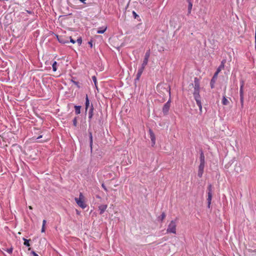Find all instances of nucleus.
I'll list each match as a JSON object with an SVG mask.
<instances>
[{"instance_id":"nucleus-20","label":"nucleus","mask_w":256,"mask_h":256,"mask_svg":"<svg viewBox=\"0 0 256 256\" xmlns=\"http://www.w3.org/2000/svg\"><path fill=\"white\" fill-rule=\"evenodd\" d=\"M90 105V102L88 96H86V110H87L88 107Z\"/></svg>"},{"instance_id":"nucleus-15","label":"nucleus","mask_w":256,"mask_h":256,"mask_svg":"<svg viewBox=\"0 0 256 256\" xmlns=\"http://www.w3.org/2000/svg\"><path fill=\"white\" fill-rule=\"evenodd\" d=\"M188 15H189L191 13L192 7V4L189 0H188Z\"/></svg>"},{"instance_id":"nucleus-38","label":"nucleus","mask_w":256,"mask_h":256,"mask_svg":"<svg viewBox=\"0 0 256 256\" xmlns=\"http://www.w3.org/2000/svg\"><path fill=\"white\" fill-rule=\"evenodd\" d=\"M32 254L33 256H38V254H36L34 252H32Z\"/></svg>"},{"instance_id":"nucleus-23","label":"nucleus","mask_w":256,"mask_h":256,"mask_svg":"<svg viewBox=\"0 0 256 256\" xmlns=\"http://www.w3.org/2000/svg\"><path fill=\"white\" fill-rule=\"evenodd\" d=\"M23 240H24V245H25L27 246H30V244L29 243L30 240H27L25 238H24Z\"/></svg>"},{"instance_id":"nucleus-1","label":"nucleus","mask_w":256,"mask_h":256,"mask_svg":"<svg viewBox=\"0 0 256 256\" xmlns=\"http://www.w3.org/2000/svg\"><path fill=\"white\" fill-rule=\"evenodd\" d=\"M200 164L198 166V176L199 178H202L204 173V170L205 164V158L204 154L202 152L200 156Z\"/></svg>"},{"instance_id":"nucleus-43","label":"nucleus","mask_w":256,"mask_h":256,"mask_svg":"<svg viewBox=\"0 0 256 256\" xmlns=\"http://www.w3.org/2000/svg\"><path fill=\"white\" fill-rule=\"evenodd\" d=\"M133 14H134V15H135V16H136V13L134 12H133Z\"/></svg>"},{"instance_id":"nucleus-35","label":"nucleus","mask_w":256,"mask_h":256,"mask_svg":"<svg viewBox=\"0 0 256 256\" xmlns=\"http://www.w3.org/2000/svg\"><path fill=\"white\" fill-rule=\"evenodd\" d=\"M70 38V42H72V44H74L76 42V41L74 40L71 37Z\"/></svg>"},{"instance_id":"nucleus-6","label":"nucleus","mask_w":256,"mask_h":256,"mask_svg":"<svg viewBox=\"0 0 256 256\" xmlns=\"http://www.w3.org/2000/svg\"><path fill=\"white\" fill-rule=\"evenodd\" d=\"M165 90L166 92H168L170 93V86H166V84H158L157 86V90L158 92H160V90Z\"/></svg>"},{"instance_id":"nucleus-7","label":"nucleus","mask_w":256,"mask_h":256,"mask_svg":"<svg viewBox=\"0 0 256 256\" xmlns=\"http://www.w3.org/2000/svg\"><path fill=\"white\" fill-rule=\"evenodd\" d=\"M170 100L166 102L163 106L162 112L164 114H166L170 110Z\"/></svg>"},{"instance_id":"nucleus-3","label":"nucleus","mask_w":256,"mask_h":256,"mask_svg":"<svg viewBox=\"0 0 256 256\" xmlns=\"http://www.w3.org/2000/svg\"><path fill=\"white\" fill-rule=\"evenodd\" d=\"M74 200L76 204L80 208H86V205L84 203V197L82 192L80 194L79 198H76Z\"/></svg>"},{"instance_id":"nucleus-16","label":"nucleus","mask_w":256,"mask_h":256,"mask_svg":"<svg viewBox=\"0 0 256 256\" xmlns=\"http://www.w3.org/2000/svg\"><path fill=\"white\" fill-rule=\"evenodd\" d=\"M93 112H94V107L92 105L91 106V107L89 110L88 112V118L89 119H91L93 116Z\"/></svg>"},{"instance_id":"nucleus-36","label":"nucleus","mask_w":256,"mask_h":256,"mask_svg":"<svg viewBox=\"0 0 256 256\" xmlns=\"http://www.w3.org/2000/svg\"><path fill=\"white\" fill-rule=\"evenodd\" d=\"M45 232V226H42V232Z\"/></svg>"},{"instance_id":"nucleus-25","label":"nucleus","mask_w":256,"mask_h":256,"mask_svg":"<svg viewBox=\"0 0 256 256\" xmlns=\"http://www.w3.org/2000/svg\"><path fill=\"white\" fill-rule=\"evenodd\" d=\"M56 65L57 62H54L52 64V70L54 72H56Z\"/></svg>"},{"instance_id":"nucleus-2","label":"nucleus","mask_w":256,"mask_h":256,"mask_svg":"<svg viewBox=\"0 0 256 256\" xmlns=\"http://www.w3.org/2000/svg\"><path fill=\"white\" fill-rule=\"evenodd\" d=\"M167 233L176 234V220H172L168 224L167 230Z\"/></svg>"},{"instance_id":"nucleus-5","label":"nucleus","mask_w":256,"mask_h":256,"mask_svg":"<svg viewBox=\"0 0 256 256\" xmlns=\"http://www.w3.org/2000/svg\"><path fill=\"white\" fill-rule=\"evenodd\" d=\"M194 98L196 101V104L198 106L199 108L200 112V114H202V104L200 101V95H194Z\"/></svg>"},{"instance_id":"nucleus-26","label":"nucleus","mask_w":256,"mask_h":256,"mask_svg":"<svg viewBox=\"0 0 256 256\" xmlns=\"http://www.w3.org/2000/svg\"><path fill=\"white\" fill-rule=\"evenodd\" d=\"M208 192L212 193V185L211 184H208Z\"/></svg>"},{"instance_id":"nucleus-21","label":"nucleus","mask_w":256,"mask_h":256,"mask_svg":"<svg viewBox=\"0 0 256 256\" xmlns=\"http://www.w3.org/2000/svg\"><path fill=\"white\" fill-rule=\"evenodd\" d=\"M106 30V27H103L100 30H98L97 31L98 34H103L105 32Z\"/></svg>"},{"instance_id":"nucleus-8","label":"nucleus","mask_w":256,"mask_h":256,"mask_svg":"<svg viewBox=\"0 0 256 256\" xmlns=\"http://www.w3.org/2000/svg\"><path fill=\"white\" fill-rule=\"evenodd\" d=\"M149 133H150V138L152 142V145L154 146L156 144V138H155L154 134L151 130H149Z\"/></svg>"},{"instance_id":"nucleus-32","label":"nucleus","mask_w":256,"mask_h":256,"mask_svg":"<svg viewBox=\"0 0 256 256\" xmlns=\"http://www.w3.org/2000/svg\"><path fill=\"white\" fill-rule=\"evenodd\" d=\"M12 250H13V248H8V249L6 250V251L8 253H9V254H11L12 253Z\"/></svg>"},{"instance_id":"nucleus-17","label":"nucleus","mask_w":256,"mask_h":256,"mask_svg":"<svg viewBox=\"0 0 256 256\" xmlns=\"http://www.w3.org/2000/svg\"><path fill=\"white\" fill-rule=\"evenodd\" d=\"M222 104L224 106H226L229 104V102L226 98V96H224L222 100Z\"/></svg>"},{"instance_id":"nucleus-27","label":"nucleus","mask_w":256,"mask_h":256,"mask_svg":"<svg viewBox=\"0 0 256 256\" xmlns=\"http://www.w3.org/2000/svg\"><path fill=\"white\" fill-rule=\"evenodd\" d=\"M216 78H214V77L212 78V80H211V82H210V85H211V88H214V83L215 82V80Z\"/></svg>"},{"instance_id":"nucleus-42","label":"nucleus","mask_w":256,"mask_h":256,"mask_svg":"<svg viewBox=\"0 0 256 256\" xmlns=\"http://www.w3.org/2000/svg\"><path fill=\"white\" fill-rule=\"evenodd\" d=\"M42 138V136H38L37 138L39 139V138Z\"/></svg>"},{"instance_id":"nucleus-30","label":"nucleus","mask_w":256,"mask_h":256,"mask_svg":"<svg viewBox=\"0 0 256 256\" xmlns=\"http://www.w3.org/2000/svg\"><path fill=\"white\" fill-rule=\"evenodd\" d=\"M193 94L194 96L200 94V90H194Z\"/></svg>"},{"instance_id":"nucleus-39","label":"nucleus","mask_w":256,"mask_h":256,"mask_svg":"<svg viewBox=\"0 0 256 256\" xmlns=\"http://www.w3.org/2000/svg\"><path fill=\"white\" fill-rule=\"evenodd\" d=\"M80 2L84 4H86V0H79Z\"/></svg>"},{"instance_id":"nucleus-22","label":"nucleus","mask_w":256,"mask_h":256,"mask_svg":"<svg viewBox=\"0 0 256 256\" xmlns=\"http://www.w3.org/2000/svg\"><path fill=\"white\" fill-rule=\"evenodd\" d=\"M166 215L164 212H163L161 216L158 218L160 220V221L162 222L166 218Z\"/></svg>"},{"instance_id":"nucleus-12","label":"nucleus","mask_w":256,"mask_h":256,"mask_svg":"<svg viewBox=\"0 0 256 256\" xmlns=\"http://www.w3.org/2000/svg\"><path fill=\"white\" fill-rule=\"evenodd\" d=\"M58 42L62 44H64L68 42V40H66L65 38L62 36H60L59 37L58 36Z\"/></svg>"},{"instance_id":"nucleus-19","label":"nucleus","mask_w":256,"mask_h":256,"mask_svg":"<svg viewBox=\"0 0 256 256\" xmlns=\"http://www.w3.org/2000/svg\"><path fill=\"white\" fill-rule=\"evenodd\" d=\"M197 80L196 78H195V80H194V90H200V84H199V83L198 82H196V80Z\"/></svg>"},{"instance_id":"nucleus-37","label":"nucleus","mask_w":256,"mask_h":256,"mask_svg":"<svg viewBox=\"0 0 256 256\" xmlns=\"http://www.w3.org/2000/svg\"><path fill=\"white\" fill-rule=\"evenodd\" d=\"M46 222V220H44L42 221V226H45Z\"/></svg>"},{"instance_id":"nucleus-11","label":"nucleus","mask_w":256,"mask_h":256,"mask_svg":"<svg viewBox=\"0 0 256 256\" xmlns=\"http://www.w3.org/2000/svg\"><path fill=\"white\" fill-rule=\"evenodd\" d=\"M149 56H150V54H149L148 53H146L145 55V58L143 60V62H142V66L145 67L146 64H148V58H149Z\"/></svg>"},{"instance_id":"nucleus-33","label":"nucleus","mask_w":256,"mask_h":256,"mask_svg":"<svg viewBox=\"0 0 256 256\" xmlns=\"http://www.w3.org/2000/svg\"><path fill=\"white\" fill-rule=\"evenodd\" d=\"M226 62V60H223L221 62L220 65H222L224 66V64H225Z\"/></svg>"},{"instance_id":"nucleus-4","label":"nucleus","mask_w":256,"mask_h":256,"mask_svg":"<svg viewBox=\"0 0 256 256\" xmlns=\"http://www.w3.org/2000/svg\"><path fill=\"white\" fill-rule=\"evenodd\" d=\"M244 82L243 80L240 82V100L242 108H243L244 104Z\"/></svg>"},{"instance_id":"nucleus-34","label":"nucleus","mask_w":256,"mask_h":256,"mask_svg":"<svg viewBox=\"0 0 256 256\" xmlns=\"http://www.w3.org/2000/svg\"><path fill=\"white\" fill-rule=\"evenodd\" d=\"M102 186L106 192H108V189L104 184H102Z\"/></svg>"},{"instance_id":"nucleus-41","label":"nucleus","mask_w":256,"mask_h":256,"mask_svg":"<svg viewBox=\"0 0 256 256\" xmlns=\"http://www.w3.org/2000/svg\"><path fill=\"white\" fill-rule=\"evenodd\" d=\"M28 208L30 209V210H32V206H28Z\"/></svg>"},{"instance_id":"nucleus-14","label":"nucleus","mask_w":256,"mask_h":256,"mask_svg":"<svg viewBox=\"0 0 256 256\" xmlns=\"http://www.w3.org/2000/svg\"><path fill=\"white\" fill-rule=\"evenodd\" d=\"M108 206L106 204L101 205L99 206L98 209L100 210V214H102L106 210Z\"/></svg>"},{"instance_id":"nucleus-28","label":"nucleus","mask_w":256,"mask_h":256,"mask_svg":"<svg viewBox=\"0 0 256 256\" xmlns=\"http://www.w3.org/2000/svg\"><path fill=\"white\" fill-rule=\"evenodd\" d=\"M92 80L94 81V84L96 86V87H97L96 86V83H97V81H96V76H92Z\"/></svg>"},{"instance_id":"nucleus-13","label":"nucleus","mask_w":256,"mask_h":256,"mask_svg":"<svg viewBox=\"0 0 256 256\" xmlns=\"http://www.w3.org/2000/svg\"><path fill=\"white\" fill-rule=\"evenodd\" d=\"M224 66H223L222 65H220L218 66V68L216 72H215V74H214V78H217V76L218 74V73L222 70L224 68Z\"/></svg>"},{"instance_id":"nucleus-31","label":"nucleus","mask_w":256,"mask_h":256,"mask_svg":"<svg viewBox=\"0 0 256 256\" xmlns=\"http://www.w3.org/2000/svg\"><path fill=\"white\" fill-rule=\"evenodd\" d=\"M76 42L78 43V45H80L82 43V39L81 38H79L77 39Z\"/></svg>"},{"instance_id":"nucleus-9","label":"nucleus","mask_w":256,"mask_h":256,"mask_svg":"<svg viewBox=\"0 0 256 256\" xmlns=\"http://www.w3.org/2000/svg\"><path fill=\"white\" fill-rule=\"evenodd\" d=\"M212 196V193L208 192L207 201H208V208H210V207Z\"/></svg>"},{"instance_id":"nucleus-18","label":"nucleus","mask_w":256,"mask_h":256,"mask_svg":"<svg viewBox=\"0 0 256 256\" xmlns=\"http://www.w3.org/2000/svg\"><path fill=\"white\" fill-rule=\"evenodd\" d=\"M80 106H75L74 108H75V112L76 114H78L80 113Z\"/></svg>"},{"instance_id":"nucleus-24","label":"nucleus","mask_w":256,"mask_h":256,"mask_svg":"<svg viewBox=\"0 0 256 256\" xmlns=\"http://www.w3.org/2000/svg\"><path fill=\"white\" fill-rule=\"evenodd\" d=\"M90 148H91V150H92V134L91 132L90 134Z\"/></svg>"},{"instance_id":"nucleus-40","label":"nucleus","mask_w":256,"mask_h":256,"mask_svg":"<svg viewBox=\"0 0 256 256\" xmlns=\"http://www.w3.org/2000/svg\"><path fill=\"white\" fill-rule=\"evenodd\" d=\"M88 44L90 45V47H92V42H89Z\"/></svg>"},{"instance_id":"nucleus-29","label":"nucleus","mask_w":256,"mask_h":256,"mask_svg":"<svg viewBox=\"0 0 256 256\" xmlns=\"http://www.w3.org/2000/svg\"><path fill=\"white\" fill-rule=\"evenodd\" d=\"M73 124L74 126H77V119L76 118H74L72 120Z\"/></svg>"},{"instance_id":"nucleus-10","label":"nucleus","mask_w":256,"mask_h":256,"mask_svg":"<svg viewBox=\"0 0 256 256\" xmlns=\"http://www.w3.org/2000/svg\"><path fill=\"white\" fill-rule=\"evenodd\" d=\"M144 68L145 67L142 66L141 68L138 69V73L136 74V79L138 80L140 79Z\"/></svg>"}]
</instances>
